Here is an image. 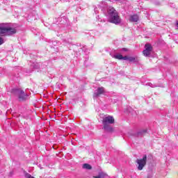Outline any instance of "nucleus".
Returning a JSON list of instances; mask_svg holds the SVG:
<instances>
[{
	"mask_svg": "<svg viewBox=\"0 0 178 178\" xmlns=\"http://www.w3.org/2000/svg\"><path fill=\"white\" fill-rule=\"evenodd\" d=\"M107 17L110 23L116 26L122 23V18L119 16V13L113 7H109L107 10Z\"/></svg>",
	"mask_w": 178,
	"mask_h": 178,
	"instance_id": "f257e3e1",
	"label": "nucleus"
},
{
	"mask_svg": "<svg viewBox=\"0 0 178 178\" xmlns=\"http://www.w3.org/2000/svg\"><path fill=\"white\" fill-rule=\"evenodd\" d=\"M102 123L104 125V129L106 131H113V128L111 127L110 124H113L115 123V118L111 115H108L103 118Z\"/></svg>",
	"mask_w": 178,
	"mask_h": 178,
	"instance_id": "f03ea898",
	"label": "nucleus"
},
{
	"mask_svg": "<svg viewBox=\"0 0 178 178\" xmlns=\"http://www.w3.org/2000/svg\"><path fill=\"white\" fill-rule=\"evenodd\" d=\"M13 92L17 94L19 101H26L29 98V95L22 89H14Z\"/></svg>",
	"mask_w": 178,
	"mask_h": 178,
	"instance_id": "7ed1b4c3",
	"label": "nucleus"
},
{
	"mask_svg": "<svg viewBox=\"0 0 178 178\" xmlns=\"http://www.w3.org/2000/svg\"><path fill=\"white\" fill-rule=\"evenodd\" d=\"M136 163L138 165V170H143V169H144V166L147 165V155H143V159H137Z\"/></svg>",
	"mask_w": 178,
	"mask_h": 178,
	"instance_id": "20e7f679",
	"label": "nucleus"
},
{
	"mask_svg": "<svg viewBox=\"0 0 178 178\" xmlns=\"http://www.w3.org/2000/svg\"><path fill=\"white\" fill-rule=\"evenodd\" d=\"M152 52V46L149 44H146L145 45V49L143 51L144 56L146 58H149L151 56V53Z\"/></svg>",
	"mask_w": 178,
	"mask_h": 178,
	"instance_id": "39448f33",
	"label": "nucleus"
},
{
	"mask_svg": "<svg viewBox=\"0 0 178 178\" xmlns=\"http://www.w3.org/2000/svg\"><path fill=\"white\" fill-rule=\"evenodd\" d=\"M105 92V89L104 87L98 88L93 94V98H98L99 95H102V94H104Z\"/></svg>",
	"mask_w": 178,
	"mask_h": 178,
	"instance_id": "423d86ee",
	"label": "nucleus"
},
{
	"mask_svg": "<svg viewBox=\"0 0 178 178\" xmlns=\"http://www.w3.org/2000/svg\"><path fill=\"white\" fill-rule=\"evenodd\" d=\"M138 15H131L129 17V22L137 23V22H138Z\"/></svg>",
	"mask_w": 178,
	"mask_h": 178,
	"instance_id": "0eeeda50",
	"label": "nucleus"
},
{
	"mask_svg": "<svg viewBox=\"0 0 178 178\" xmlns=\"http://www.w3.org/2000/svg\"><path fill=\"white\" fill-rule=\"evenodd\" d=\"M129 62H134V63H137L138 62V59L136 57L129 56L128 58Z\"/></svg>",
	"mask_w": 178,
	"mask_h": 178,
	"instance_id": "6e6552de",
	"label": "nucleus"
},
{
	"mask_svg": "<svg viewBox=\"0 0 178 178\" xmlns=\"http://www.w3.org/2000/svg\"><path fill=\"white\" fill-rule=\"evenodd\" d=\"M106 176H108L106 174L99 172L98 176H93V178H105Z\"/></svg>",
	"mask_w": 178,
	"mask_h": 178,
	"instance_id": "1a4fd4ad",
	"label": "nucleus"
},
{
	"mask_svg": "<svg viewBox=\"0 0 178 178\" xmlns=\"http://www.w3.org/2000/svg\"><path fill=\"white\" fill-rule=\"evenodd\" d=\"M83 168L87 169V170H91V169H92V167H91V165H90L88 163H84L83 165Z\"/></svg>",
	"mask_w": 178,
	"mask_h": 178,
	"instance_id": "9d476101",
	"label": "nucleus"
},
{
	"mask_svg": "<svg viewBox=\"0 0 178 178\" xmlns=\"http://www.w3.org/2000/svg\"><path fill=\"white\" fill-rule=\"evenodd\" d=\"M113 58H114L115 59H119L120 60H122L123 56L122 54H116V55H113L111 56Z\"/></svg>",
	"mask_w": 178,
	"mask_h": 178,
	"instance_id": "9b49d317",
	"label": "nucleus"
},
{
	"mask_svg": "<svg viewBox=\"0 0 178 178\" xmlns=\"http://www.w3.org/2000/svg\"><path fill=\"white\" fill-rule=\"evenodd\" d=\"M44 69H47V65H42V64H39V70L40 72H42V70H44Z\"/></svg>",
	"mask_w": 178,
	"mask_h": 178,
	"instance_id": "f8f14e48",
	"label": "nucleus"
},
{
	"mask_svg": "<svg viewBox=\"0 0 178 178\" xmlns=\"http://www.w3.org/2000/svg\"><path fill=\"white\" fill-rule=\"evenodd\" d=\"M147 133V129H143L138 132V136H143Z\"/></svg>",
	"mask_w": 178,
	"mask_h": 178,
	"instance_id": "ddd939ff",
	"label": "nucleus"
},
{
	"mask_svg": "<svg viewBox=\"0 0 178 178\" xmlns=\"http://www.w3.org/2000/svg\"><path fill=\"white\" fill-rule=\"evenodd\" d=\"M146 86H148L149 87H152V88H155V87H156V85L153 84L150 82L146 83Z\"/></svg>",
	"mask_w": 178,
	"mask_h": 178,
	"instance_id": "4468645a",
	"label": "nucleus"
},
{
	"mask_svg": "<svg viewBox=\"0 0 178 178\" xmlns=\"http://www.w3.org/2000/svg\"><path fill=\"white\" fill-rule=\"evenodd\" d=\"M129 56H122V59L123 60H129Z\"/></svg>",
	"mask_w": 178,
	"mask_h": 178,
	"instance_id": "2eb2a0df",
	"label": "nucleus"
},
{
	"mask_svg": "<svg viewBox=\"0 0 178 178\" xmlns=\"http://www.w3.org/2000/svg\"><path fill=\"white\" fill-rule=\"evenodd\" d=\"M26 178H34V177L31 176V175H30V174H26Z\"/></svg>",
	"mask_w": 178,
	"mask_h": 178,
	"instance_id": "dca6fc26",
	"label": "nucleus"
},
{
	"mask_svg": "<svg viewBox=\"0 0 178 178\" xmlns=\"http://www.w3.org/2000/svg\"><path fill=\"white\" fill-rule=\"evenodd\" d=\"M4 41H3V38H0V45H2V44H3Z\"/></svg>",
	"mask_w": 178,
	"mask_h": 178,
	"instance_id": "f3484780",
	"label": "nucleus"
},
{
	"mask_svg": "<svg viewBox=\"0 0 178 178\" xmlns=\"http://www.w3.org/2000/svg\"><path fill=\"white\" fill-rule=\"evenodd\" d=\"M122 51H123L124 52H127V51H129V49H127V48H122Z\"/></svg>",
	"mask_w": 178,
	"mask_h": 178,
	"instance_id": "a211bd4d",
	"label": "nucleus"
},
{
	"mask_svg": "<svg viewBox=\"0 0 178 178\" xmlns=\"http://www.w3.org/2000/svg\"><path fill=\"white\" fill-rule=\"evenodd\" d=\"M95 13H97V8H95Z\"/></svg>",
	"mask_w": 178,
	"mask_h": 178,
	"instance_id": "6ab92c4d",
	"label": "nucleus"
},
{
	"mask_svg": "<svg viewBox=\"0 0 178 178\" xmlns=\"http://www.w3.org/2000/svg\"><path fill=\"white\" fill-rule=\"evenodd\" d=\"M95 13H97V8H95Z\"/></svg>",
	"mask_w": 178,
	"mask_h": 178,
	"instance_id": "aec40b11",
	"label": "nucleus"
}]
</instances>
